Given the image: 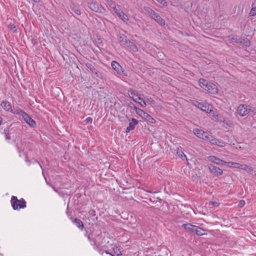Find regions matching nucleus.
<instances>
[{
	"mask_svg": "<svg viewBox=\"0 0 256 256\" xmlns=\"http://www.w3.org/2000/svg\"><path fill=\"white\" fill-rule=\"evenodd\" d=\"M243 167H244V164H240L237 163V162H234V168H238L242 170L243 168Z\"/></svg>",
	"mask_w": 256,
	"mask_h": 256,
	"instance_id": "c03bdc74",
	"label": "nucleus"
},
{
	"mask_svg": "<svg viewBox=\"0 0 256 256\" xmlns=\"http://www.w3.org/2000/svg\"><path fill=\"white\" fill-rule=\"evenodd\" d=\"M113 250H114V254L117 256H122V252L120 250V248H118V246H114L113 248Z\"/></svg>",
	"mask_w": 256,
	"mask_h": 256,
	"instance_id": "c9c22d12",
	"label": "nucleus"
},
{
	"mask_svg": "<svg viewBox=\"0 0 256 256\" xmlns=\"http://www.w3.org/2000/svg\"><path fill=\"white\" fill-rule=\"evenodd\" d=\"M126 117L130 122L126 130V132L128 133L131 130L134 129L136 126L138 124V121L134 118H128L127 116H126Z\"/></svg>",
	"mask_w": 256,
	"mask_h": 256,
	"instance_id": "9d476101",
	"label": "nucleus"
},
{
	"mask_svg": "<svg viewBox=\"0 0 256 256\" xmlns=\"http://www.w3.org/2000/svg\"><path fill=\"white\" fill-rule=\"evenodd\" d=\"M245 201L243 200H240L238 202V206L240 208H242L245 205Z\"/></svg>",
	"mask_w": 256,
	"mask_h": 256,
	"instance_id": "de8ad7c7",
	"label": "nucleus"
},
{
	"mask_svg": "<svg viewBox=\"0 0 256 256\" xmlns=\"http://www.w3.org/2000/svg\"><path fill=\"white\" fill-rule=\"evenodd\" d=\"M96 250H97L98 251V252L102 255L104 254V253L105 252V251H103L102 249L98 247V249H96Z\"/></svg>",
	"mask_w": 256,
	"mask_h": 256,
	"instance_id": "4d7b16f0",
	"label": "nucleus"
},
{
	"mask_svg": "<svg viewBox=\"0 0 256 256\" xmlns=\"http://www.w3.org/2000/svg\"><path fill=\"white\" fill-rule=\"evenodd\" d=\"M66 214L70 218L72 217V212H70L68 208L66 209Z\"/></svg>",
	"mask_w": 256,
	"mask_h": 256,
	"instance_id": "603ef678",
	"label": "nucleus"
},
{
	"mask_svg": "<svg viewBox=\"0 0 256 256\" xmlns=\"http://www.w3.org/2000/svg\"><path fill=\"white\" fill-rule=\"evenodd\" d=\"M216 117L218 120L220 122H222V118H225L224 117H223L222 116L220 115H218V114L216 116Z\"/></svg>",
	"mask_w": 256,
	"mask_h": 256,
	"instance_id": "6e6d98bb",
	"label": "nucleus"
},
{
	"mask_svg": "<svg viewBox=\"0 0 256 256\" xmlns=\"http://www.w3.org/2000/svg\"><path fill=\"white\" fill-rule=\"evenodd\" d=\"M158 200L160 201V203L162 201V200L160 199V198L158 197H157V198H156V197H154V196H152L150 198V202H157V200Z\"/></svg>",
	"mask_w": 256,
	"mask_h": 256,
	"instance_id": "a19ab883",
	"label": "nucleus"
},
{
	"mask_svg": "<svg viewBox=\"0 0 256 256\" xmlns=\"http://www.w3.org/2000/svg\"><path fill=\"white\" fill-rule=\"evenodd\" d=\"M210 172L214 176L218 177L223 174V170L220 168L210 164L208 165Z\"/></svg>",
	"mask_w": 256,
	"mask_h": 256,
	"instance_id": "6e6552de",
	"label": "nucleus"
},
{
	"mask_svg": "<svg viewBox=\"0 0 256 256\" xmlns=\"http://www.w3.org/2000/svg\"><path fill=\"white\" fill-rule=\"evenodd\" d=\"M125 46H126V47L129 48L130 50L132 52H138V48L130 40H128L127 44Z\"/></svg>",
	"mask_w": 256,
	"mask_h": 256,
	"instance_id": "f3484780",
	"label": "nucleus"
},
{
	"mask_svg": "<svg viewBox=\"0 0 256 256\" xmlns=\"http://www.w3.org/2000/svg\"><path fill=\"white\" fill-rule=\"evenodd\" d=\"M190 102L195 106L198 108L203 112L210 114L212 110V105L206 103L200 102L196 100H190Z\"/></svg>",
	"mask_w": 256,
	"mask_h": 256,
	"instance_id": "7ed1b4c3",
	"label": "nucleus"
},
{
	"mask_svg": "<svg viewBox=\"0 0 256 256\" xmlns=\"http://www.w3.org/2000/svg\"><path fill=\"white\" fill-rule=\"evenodd\" d=\"M192 224L190 223H186L182 224V227L183 228L186 232H190Z\"/></svg>",
	"mask_w": 256,
	"mask_h": 256,
	"instance_id": "c85d7f7f",
	"label": "nucleus"
},
{
	"mask_svg": "<svg viewBox=\"0 0 256 256\" xmlns=\"http://www.w3.org/2000/svg\"><path fill=\"white\" fill-rule=\"evenodd\" d=\"M220 203L218 202H212L210 201L209 202V206H212L214 208H217L220 206Z\"/></svg>",
	"mask_w": 256,
	"mask_h": 256,
	"instance_id": "37998d69",
	"label": "nucleus"
},
{
	"mask_svg": "<svg viewBox=\"0 0 256 256\" xmlns=\"http://www.w3.org/2000/svg\"><path fill=\"white\" fill-rule=\"evenodd\" d=\"M197 228H198V226L192 224V228H191L190 232L193 233V234H196V230H197Z\"/></svg>",
	"mask_w": 256,
	"mask_h": 256,
	"instance_id": "49530a36",
	"label": "nucleus"
},
{
	"mask_svg": "<svg viewBox=\"0 0 256 256\" xmlns=\"http://www.w3.org/2000/svg\"><path fill=\"white\" fill-rule=\"evenodd\" d=\"M128 95L130 94V96H138V90H134V89H132V88H130L128 90Z\"/></svg>",
	"mask_w": 256,
	"mask_h": 256,
	"instance_id": "2f4dec72",
	"label": "nucleus"
},
{
	"mask_svg": "<svg viewBox=\"0 0 256 256\" xmlns=\"http://www.w3.org/2000/svg\"><path fill=\"white\" fill-rule=\"evenodd\" d=\"M154 20L157 23H158L161 26L165 25V20L163 19L158 13L156 12L153 14L152 18H151Z\"/></svg>",
	"mask_w": 256,
	"mask_h": 256,
	"instance_id": "dca6fc26",
	"label": "nucleus"
},
{
	"mask_svg": "<svg viewBox=\"0 0 256 256\" xmlns=\"http://www.w3.org/2000/svg\"><path fill=\"white\" fill-rule=\"evenodd\" d=\"M88 7L92 11L100 14H104L106 10L102 5L98 2H88Z\"/></svg>",
	"mask_w": 256,
	"mask_h": 256,
	"instance_id": "39448f33",
	"label": "nucleus"
},
{
	"mask_svg": "<svg viewBox=\"0 0 256 256\" xmlns=\"http://www.w3.org/2000/svg\"><path fill=\"white\" fill-rule=\"evenodd\" d=\"M70 220L75 226L80 230H82L84 228V224L82 222L79 218H73L72 217L70 218Z\"/></svg>",
	"mask_w": 256,
	"mask_h": 256,
	"instance_id": "2eb2a0df",
	"label": "nucleus"
},
{
	"mask_svg": "<svg viewBox=\"0 0 256 256\" xmlns=\"http://www.w3.org/2000/svg\"><path fill=\"white\" fill-rule=\"evenodd\" d=\"M86 66L89 70L90 72L97 78L104 80L105 79V76L103 72L98 71L94 66V62L86 63Z\"/></svg>",
	"mask_w": 256,
	"mask_h": 256,
	"instance_id": "20e7f679",
	"label": "nucleus"
},
{
	"mask_svg": "<svg viewBox=\"0 0 256 256\" xmlns=\"http://www.w3.org/2000/svg\"><path fill=\"white\" fill-rule=\"evenodd\" d=\"M115 6L114 4H112L110 5V6L111 7V8H112L113 9V8L114 7V6Z\"/></svg>",
	"mask_w": 256,
	"mask_h": 256,
	"instance_id": "0e129e2a",
	"label": "nucleus"
},
{
	"mask_svg": "<svg viewBox=\"0 0 256 256\" xmlns=\"http://www.w3.org/2000/svg\"><path fill=\"white\" fill-rule=\"evenodd\" d=\"M88 239L90 242L91 244L93 246L94 249H98V246L96 244V241L95 238H91L90 234H89L88 236Z\"/></svg>",
	"mask_w": 256,
	"mask_h": 256,
	"instance_id": "a878e982",
	"label": "nucleus"
},
{
	"mask_svg": "<svg viewBox=\"0 0 256 256\" xmlns=\"http://www.w3.org/2000/svg\"><path fill=\"white\" fill-rule=\"evenodd\" d=\"M148 100L152 104H154L155 103V101L153 100L152 98H150L148 99Z\"/></svg>",
	"mask_w": 256,
	"mask_h": 256,
	"instance_id": "13d9d810",
	"label": "nucleus"
},
{
	"mask_svg": "<svg viewBox=\"0 0 256 256\" xmlns=\"http://www.w3.org/2000/svg\"><path fill=\"white\" fill-rule=\"evenodd\" d=\"M176 154L180 158L183 160H185L188 161V158H186V155L183 152L182 150H178L176 152Z\"/></svg>",
	"mask_w": 256,
	"mask_h": 256,
	"instance_id": "cd10ccee",
	"label": "nucleus"
},
{
	"mask_svg": "<svg viewBox=\"0 0 256 256\" xmlns=\"http://www.w3.org/2000/svg\"><path fill=\"white\" fill-rule=\"evenodd\" d=\"M144 10L146 13L148 14V16H150V18H152L153 14L156 13V12L152 8L148 6H144Z\"/></svg>",
	"mask_w": 256,
	"mask_h": 256,
	"instance_id": "5701e85b",
	"label": "nucleus"
},
{
	"mask_svg": "<svg viewBox=\"0 0 256 256\" xmlns=\"http://www.w3.org/2000/svg\"><path fill=\"white\" fill-rule=\"evenodd\" d=\"M145 119L146 121L152 124H154L156 122V120L148 114H146Z\"/></svg>",
	"mask_w": 256,
	"mask_h": 256,
	"instance_id": "473e14b6",
	"label": "nucleus"
},
{
	"mask_svg": "<svg viewBox=\"0 0 256 256\" xmlns=\"http://www.w3.org/2000/svg\"><path fill=\"white\" fill-rule=\"evenodd\" d=\"M111 66L112 69L114 70L118 75H120L123 78H126L128 76V73L115 60L112 61Z\"/></svg>",
	"mask_w": 256,
	"mask_h": 256,
	"instance_id": "0eeeda50",
	"label": "nucleus"
},
{
	"mask_svg": "<svg viewBox=\"0 0 256 256\" xmlns=\"http://www.w3.org/2000/svg\"><path fill=\"white\" fill-rule=\"evenodd\" d=\"M102 41L100 38H98L96 40V42L98 44H101L102 43Z\"/></svg>",
	"mask_w": 256,
	"mask_h": 256,
	"instance_id": "bf43d9fd",
	"label": "nucleus"
},
{
	"mask_svg": "<svg viewBox=\"0 0 256 256\" xmlns=\"http://www.w3.org/2000/svg\"><path fill=\"white\" fill-rule=\"evenodd\" d=\"M207 160L216 164L220 166V165H224V160H223L218 158L214 156H209L207 157Z\"/></svg>",
	"mask_w": 256,
	"mask_h": 256,
	"instance_id": "f8f14e48",
	"label": "nucleus"
},
{
	"mask_svg": "<svg viewBox=\"0 0 256 256\" xmlns=\"http://www.w3.org/2000/svg\"><path fill=\"white\" fill-rule=\"evenodd\" d=\"M247 105L246 104H240L237 108L238 113L241 116H244L248 114V111H246Z\"/></svg>",
	"mask_w": 256,
	"mask_h": 256,
	"instance_id": "ddd939ff",
	"label": "nucleus"
},
{
	"mask_svg": "<svg viewBox=\"0 0 256 256\" xmlns=\"http://www.w3.org/2000/svg\"><path fill=\"white\" fill-rule=\"evenodd\" d=\"M10 204L14 210H19L26 207V202L23 198L18 200L16 196H12L10 200Z\"/></svg>",
	"mask_w": 256,
	"mask_h": 256,
	"instance_id": "f03ea898",
	"label": "nucleus"
},
{
	"mask_svg": "<svg viewBox=\"0 0 256 256\" xmlns=\"http://www.w3.org/2000/svg\"><path fill=\"white\" fill-rule=\"evenodd\" d=\"M35 162H37V163L40 165V168H41L42 169V165L39 163V162H38V161H37V160H35Z\"/></svg>",
	"mask_w": 256,
	"mask_h": 256,
	"instance_id": "680f3d73",
	"label": "nucleus"
},
{
	"mask_svg": "<svg viewBox=\"0 0 256 256\" xmlns=\"http://www.w3.org/2000/svg\"><path fill=\"white\" fill-rule=\"evenodd\" d=\"M31 42L34 45H36L38 44V40L36 38H32Z\"/></svg>",
	"mask_w": 256,
	"mask_h": 256,
	"instance_id": "09e8293b",
	"label": "nucleus"
},
{
	"mask_svg": "<svg viewBox=\"0 0 256 256\" xmlns=\"http://www.w3.org/2000/svg\"><path fill=\"white\" fill-rule=\"evenodd\" d=\"M246 111H248V114L250 112L256 113V108L250 105H247Z\"/></svg>",
	"mask_w": 256,
	"mask_h": 256,
	"instance_id": "58836bf2",
	"label": "nucleus"
},
{
	"mask_svg": "<svg viewBox=\"0 0 256 256\" xmlns=\"http://www.w3.org/2000/svg\"><path fill=\"white\" fill-rule=\"evenodd\" d=\"M212 136L209 134L207 132H206V134L204 135V136H203L204 138H202V140L210 142Z\"/></svg>",
	"mask_w": 256,
	"mask_h": 256,
	"instance_id": "4c0bfd02",
	"label": "nucleus"
},
{
	"mask_svg": "<svg viewBox=\"0 0 256 256\" xmlns=\"http://www.w3.org/2000/svg\"><path fill=\"white\" fill-rule=\"evenodd\" d=\"M85 121L87 124H92V118L91 117H88L86 119Z\"/></svg>",
	"mask_w": 256,
	"mask_h": 256,
	"instance_id": "8fccbe9b",
	"label": "nucleus"
},
{
	"mask_svg": "<svg viewBox=\"0 0 256 256\" xmlns=\"http://www.w3.org/2000/svg\"><path fill=\"white\" fill-rule=\"evenodd\" d=\"M136 114H138L140 117L144 118H145L146 114H148L147 112H146L138 108L136 110Z\"/></svg>",
	"mask_w": 256,
	"mask_h": 256,
	"instance_id": "393cba45",
	"label": "nucleus"
},
{
	"mask_svg": "<svg viewBox=\"0 0 256 256\" xmlns=\"http://www.w3.org/2000/svg\"><path fill=\"white\" fill-rule=\"evenodd\" d=\"M22 118L31 128H36V121L31 118L26 112L24 113V116H22Z\"/></svg>",
	"mask_w": 256,
	"mask_h": 256,
	"instance_id": "9b49d317",
	"label": "nucleus"
},
{
	"mask_svg": "<svg viewBox=\"0 0 256 256\" xmlns=\"http://www.w3.org/2000/svg\"><path fill=\"white\" fill-rule=\"evenodd\" d=\"M206 230L201 228L200 227L198 226V228H197V230L196 232V234L198 236H202L204 234H206L205 233L203 232H205Z\"/></svg>",
	"mask_w": 256,
	"mask_h": 256,
	"instance_id": "72a5a7b5",
	"label": "nucleus"
},
{
	"mask_svg": "<svg viewBox=\"0 0 256 256\" xmlns=\"http://www.w3.org/2000/svg\"><path fill=\"white\" fill-rule=\"evenodd\" d=\"M222 122L224 123L226 125L230 127H232L234 126L232 122L228 120L227 118H222Z\"/></svg>",
	"mask_w": 256,
	"mask_h": 256,
	"instance_id": "7c9ffc66",
	"label": "nucleus"
},
{
	"mask_svg": "<svg viewBox=\"0 0 256 256\" xmlns=\"http://www.w3.org/2000/svg\"><path fill=\"white\" fill-rule=\"evenodd\" d=\"M89 234V233L87 230H86V233L84 234V236L88 238V236Z\"/></svg>",
	"mask_w": 256,
	"mask_h": 256,
	"instance_id": "052dcab7",
	"label": "nucleus"
},
{
	"mask_svg": "<svg viewBox=\"0 0 256 256\" xmlns=\"http://www.w3.org/2000/svg\"><path fill=\"white\" fill-rule=\"evenodd\" d=\"M250 16L256 15V0H254L252 4V8L249 13Z\"/></svg>",
	"mask_w": 256,
	"mask_h": 256,
	"instance_id": "4be33fe9",
	"label": "nucleus"
},
{
	"mask_svg": "<svg viewBox=\"0 0 256 256\" xmlns=\"http://www.w3.org/2000/svg\"><path fill=\"white\" fill-rule=\"evenodd\" d=\"M210 143L211 144L216 145L220 148H223L226 146V144L224 141L215 138L213 136L210 140Z\"/></svg>",
	"mask_w": 256,
	"mask_h": 256,
	"instance_id": "4468645a",
	"label": "nucleus"
},
{
	"mask_svg": "<svg viewBox=\"0 0 256 256\" xmlns=\"http://www.w3.org/2000/svg\"><path fill=\"white\" fill-rule=\"evenodd\" d=\"M2 107L7 112H12V108L10 103L7 101H3L1 104Z\"/></svg>",
	"mask_w": 256,
	"mask_h": 256,
	"instance_id": "aec40b11",
	"label": "nucleus"
},
{
	"mask_svg": "<svg viewBox=\"0 0 256 256\" xmlns=\"http://www.w3.org/2000/svg\"><path fill=\"white\" fill-rule=\"evenodd\" d=\"M159 2L164 6H166L168 4L167 2L165 0H158Z\"/></svg>",
	"mask_w": 256,
	"mask_h": 256,
	"instance_id": "5fc2aeb1",
	"label": "nucleus"
},
{
	"mask_svg": "<svg viewBox=\"0 0 256 256\" xmlns=\"http://www.w3.org/2000/svg\"><path fill=\"white\" fill-rule=\"evenodd\" d=\"M125 102L128 106L130 108L134 110L135 111L138 108L136 106L133 102H132L128 99L125 100Z\"/></svg>",
	"mask_w": 256,
	"mask_h": 256,
	"instance_id": "bb28decb",
	"label": "nucleus"
},
{
	"mask_svg": "<svg viewBox=\"0 0 256 256\" xmlns=\"http://www.w3.org/2000/svg\"><path fill=\"white\" fill-rule=\"evenodd\" d=\"M194 134L198 138L202 139L204 135L206 134V132L201 129L194 128L193 130Z\"/></svg>",
	"mask_w": 256,
	"mask_h": 256,
	"instance_id": "6ab92c4d",
	"label": "nucleus"
},
{
	"mask_svg": "<svg viewBox=\"0 0 256 256\" xmlns=\"http://www.w3.org/2000/svg\"><path fill=\"white\" fill-rule=\"evenodd\" d=\"M242 170H244L247 172H252L254 170V169L252 166L246 164H244V167Z\"/></svg>",
	"mask_w": 256,
	"mask_h": 256,
	"instance_id": "e433bc0d",
	"label": "nucleus"
},
{
	"mask_svg": "<svg viewBox=\"0 0 256 256\" xmlns=\"http://www.w3.org/2000/svg\"><path fill=\"white\" fill-rule=\"evenodd\" d=\"M88 214L90 217L92 218V217L96 216V212L94 210L91 209L88 211Z\"/></svg>",
	"mask_w": 256,
	"mask_h": 256,
	"instance_id": "79ce46f5",
	"label": "nucleus"
},
{
	"mask_svg": "<svg viewBox=\"0 0 256 256\" xmlns=\"http://www.w3.org/2000/svg\"><path fill=\"white\" fill-rule=\"evenodd\" d=\"M8 28L9 30H10L12 31V32L14 33H16L17 32V30H18V28H17L16 27V26H14V24H10L8 26Z\"/></svg>",
	"mask_w": 256,
	"mask_h": 256,
	"instance_id": "f704fd0d",
	"label": "nucleus"
},
{
	"mask_svg": "<svg viewBox=\"0 0 256 256\" xmlns=\"http://www.w3.org/2000/svg\"><path fill=\"white\" fill-rule=\"evenodd\" d=\"M118 42L120 43L121 45H124L125 46L129 39L128 38L127 36L122 34H120L118 35Z\"/></svg>",
	"mask_w": 256,
	"mask_h": 256,
	"instance_id": "a211bd4d",
	"label": "nucleus"
},
{
	"mask_svg": "<svg viewBox=\"0 0 256 256\" xmlns=\"http://www.w3.org/2000/svg\"><path fill=\"white\" fill-rule=\"evenodd\" d=\"M234 162L224 161V165H226L228 167L234 168Z\"/></svg>",
	"mask_w": 256,
	"mask_h": 256,
	"instance_id": "a18cd8bd",
	"label": "nucleus"
},
{
	"mask_svg": "<svg viewBox=\"0 0 256 256\" xmlns=\"http://www.w3.org/2000/svg\"><path fill=\"white\" fill-rule=\"evenodd\" d=\"M129 96L130 98L132 100H134V102H139L138 101V100H142V98H140V96H130V94H129Z\"/></svg>",
	"mask_w": 256,
	"mask_h": 256,
	"instance_id": "ea45409f",
	"label": "nucleus"
},
{
	"mask_svg": "<svg viewBox=\"0 0 256 256\" xmlns=\"http://www.w3.org/2000/svg\"><path fill=\"white\" fill-rule=\"evenodd\" d=\"M12 114H20L22 116H24V113H26L24 111L21 110L20 108H16L15 110L12 109V112H10Z\"/></svg>",
	"mask_w": 256,
	"mask_h": 256,
	"instance_id": "c756f323",
	"label": "nucleus"
},
{
	"mask_svg": "<svg viewBox=\"0 0 256 256\" xmlns=\"http://www.w3.org/2000/svg\"><path fill=\"white\" fill-rule=\"evenodd\" d=\"M26 162H28L30 163V160H26Z\"/></svg>",
	"mask_w": 256,
	"mask_h": 256,
	"instance_id": "774afa93",
	"label": "nucleus"
},
{
	"mask_svg": "<svg viewBox=\"0 0 256 256\" xmlns=\"http://www.w3.org/2000/svg\"><path fill=\"white\" fill-rule=\"evenodd\" d=\"M140 101V102H138V103L141 106L146 107V102L143 99Z\"/></svg>",
	"mask_w": 256,
	"mask_h": 256,
	"instance_id": "3c124183",
	"label": "nucleus"
},
{
	"mask_svg": "<svg viewBox=\"0 0 256 256\" xmlns=\"http://www.w3.org/2000/svg\"><path fill=\"white\" fill-rule=\"evenodd\" d=\"M10 126H7L4 128V130L3 134H4L5 138L6 140H10L11 139V137L10 135Z\"/></svg>",
	"mask_w": 256,
	"mask_h": 256,
	"instance_id": "b1692460",
	"label": "nucleus"
},
{
	"mask_svg": "<svg viewBox=\"0 0 256 256\" xmlns=\"http://www.w3.org/2000/svg\"><path fill=\"white\" fill-rule=\"evenodd\" d=\"M229 38L232 42L240 44L246 47L249 46L250 45V40L244 37L237 36H229Z\"/></svg>",
	"mask_w": 256,
	"mask_h": 256,
	"instance_id": "423d86ee",
	"label": "nucleus"
},
{
	"mask_svg": "<svg viewBox=\"0 0 256 256\" xmlns=\"http://www.w3.org/2000/svg\"><path fill=\"white\" fill-rule=\"evenodd\" d=\"M186 164H187V166H188L190 164L189 162H188V160L187 161Z\"/></svg>",
	"mask_w": 256,
	"mask_h": 256,
	"instance_id": "338daca9",
	"label": "nucleus"
},
{
	"mask_svg": "<svg viewBox=\"0 0 256 256\" xmlns=\"http://www.w3.org/2000/svg\"><path fill=\"white\" fill-rule=\"evenodd\" d=\"M34 2L38 3L40 2L42 0H32Z\"/></svg>",
	"mask_w": 256,
	"mask_h": 256,
	"instance_id": "e2e57ef3",
	"label": "nucleus"
},
{
	"mask_svg": "<svg viewBox=\"0 0 256 256\" xmlns=\"http://www.w3.org/2000/svg\"><path fill=\"white\" fill-rule=\"evenodd\" d=\"M16 150H17L18 152L20 154V156H21V152H23V150H20V146H19L18 144L16 145Z\"/></svg>",
	"mask_w": 256,
	"mask_h": 256,
	"instance_id": "864d4df0",
	"label": "nucleus"
},
{
	"mask_svg": "<svg viewBox=\"0 0 256 256\" xmlns=\"http://www.w3.org/2000/svg\"><path fill=\"white\" fill-rule=\"evenodd\" d=\"M113 10L114 13L118 16V18L122 20L124 22H127L129 20L128 16L124 14V13L122 10L119 8H116V6L113 8Z\"/></svg>",
	"mask_w": 256,
	"mask_h": 256,
	"instance_id": "1a4fd4ad",
	"label": "nucleus"
},
{
	"mask_svg": "<svg viewBox=\"0 0 256 256\" xmlns=\"http://www.w3.org/2000/svg\"><path fill=\"white\" fill-rule=\"evenodd\" d=\"M199 86L209 93L212 94H217L218 88L213 83L208 82L204 78H200L198 80Z\"/></svg>",
	"mask_w": 256,
	"mask_h": 256,
	"instance_id": "f257e3e1",
	"label": "nucleus"
},
{
	"mask_svg": "<svg viewBox=\"0 0 256 256\" xmlns=\"http://www.w3.org/2000/svg\"><path fill=\"white\" fill-rule=\"evenodd\" d=\"M2 118L0 116V126L2 124Z\"/></svg>",
	"mask_w": 256,
	"mask_h": 256,
	"instance_id": "69168bd1",
	"label": "nucleus"
},
{
	"mask_svg": "<svg viewBox=\"0 0 256 256\" xmlns=\"http://www.w3.org/2000/svg\"><path fill=\"white\" fill-rule=\"evenodd\" d=\"M70 8L78 16H80L81 14L80 10L74 3H72L70 4Z\"/></svg>",
	"mask_w": 256,
	"mask_h": 256,
	"instance_id": "412c9836",
	"label": "nucleus"
}]
</instances>
